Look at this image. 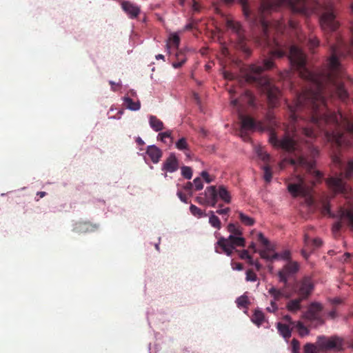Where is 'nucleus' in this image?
<instances>
[{
    "instance_id": "nucleus-1",
    "label": "nucleus",
    "mask_w": 353,
    "mask_h": 353,
    "mask_svg": "<svg viewBox=\"0 0 353 353\" xmlns=\"http://www.w3.org/2000/svg\"><path fill=\"white\" fill-rule=\"evenodd\" d=\"M274 65L272 57L265 59L261 63L250 65L245 74V81L248 83L255 85L266 94L268 105L272 108L278 105L281 92L263 72L272 69Z\"/></svg>"
},
{
    "instance_id": "nucleus-2",
    "label": "nucleus",
    "mask_w": 353,
    "mask_h": 353,
    "mask_svg": "<svg viewBox=\"0 0 353 353\" xmlns=\"http://www.w3.org/2000/svg\"><path fill=\"white\" fill-rule=\"evenodd\" d=\"M331 158L333 165L339 169L340 173L339 176H332L327 179L326 183L334 194L342 193L346 194L349 191V188L344 183L343 177L347 179L353 177V159L350 160L347 165L345 166L340 151L334 152Z\"/></svg>"
},
{
    "instance_id": "nucleus-3",
    "label": "nucleus",
    "mask_w": 353,
    "mask_h": 353,
    "mask_svg": "<svg viewBox=\"0 0 353 353\" xmlns=\"http://www.w3.org/2000/svg\"><path fill=\"white\" fill-rule=\"evenodd\" d=\"M316 346L321 352H343L346 347H351L353 349V341H346L345 339L337 336L333 335L327 336L321 335L317 336Z\"/></svg>"
},
{
    "instance_id": "nucleus-4",
    "label": "nucleus",
    "mask_w": 353,
    "mask_h": 353,
    "mask_svg": "<svg viewBox=\"0 0 353 353\" xmlns=\"http://www.w3.org/2000/svg\"><path fill=\"white\" fill-rule=\"evenodd\" d=\"M321 212L323 215L329 216L330 217L336 216L339 218V221L335 223L333 225V230L334 232L339 231L343 225H347L348 227L353 229L352 210L340 207L337 214L334 215L330 210V201L327 198H326L322 202Z\"/></svg>"
},
{
    "instance_id": "nucleus-5",
    "label": "nucleus",
    "mask_w": 353,
    "mask_h": 353,
    "mask_svg": "<svg viewBox=\"0 0 353 353\" xmlns=\"http://www.w3.org/2000/svg\"><path fill=\"white\" fill-rule=\"evenodd\" d=\"M231 105L238 109L239 119L241 123V136L245 139H248V136L246 134V130H259L263 131L264 126L261 121H256L253 118L249 116H245L241 112L242 104H241L239 99H234L231 101Z\"/></svg>"
},
{
    "instance_id": "nucleus-6",
    "label": "nucleus",
    "mask_w": 353,
    "mask_h": 353,
    "mask_svg": "<svg viewBox=\"0 0 353 353\" xmlns=\"http://www.w3.org/2000/svg\"><path fill=\"white\" fill-rule=\"evenodd\" d=\"M245 239L240 236L230 234L228 238L220 237L215 245L217 253L223 252L231 256L235 247H245Z\"/></svg>"
},
{
    "instance_id": "nucleus-7",
    "label": "nucleus",
    "mask_w": 353,
    "mask_h": 353,
    "mask_svg": "<svg viewBox=\"0 0 353 353\" xmlns=\"http://www.w3.org/2000/svg\"><path fill=\"white\" fill-rule=\"evenodd\" d=\"M314 287L312 278L310 276H304L296 283L294 290L299 297L303 300H306L311 295L314 290Z\"/></svg>"
},
{
    "instance_id": "nucleus-8",
    "label": "nucleus",
    "mask_w": 353,
    "mask_h": 353,
    "mask_svg": "<svg viewBox=\"0 0 353 353\" xmlns=\"http://www.w3.org/2000/svg\"><path fill=\"white\" fill-rule=\"evenodd\" d=\"M225 25L228 29L231 30L234 33L236 34L241 48L247 54L250 55L251 54V51L248 48L245 46L243 43L245 40V36L241 25L239 22L229 18L226 19Z\"/></svg>"
},
{
    "instance_id": "nucleus-9",
    "label": "nucleus",
    "mask_w": 353,
    "mask_h": 353,
    "mask_svg": "<svg viewBox=\"0 0 353 353\" xmlns=\"http://www.w3.org/2000/svg\"><path fill=\"white\" fill-rule=\"evenodd\" d=\"M258 241L265 248L259 252L262 259L270 261L279 259V254L274 252L273 247L270 245L268 239H266L262 233L258 234Z\"/></svg>"
},
{
    "instance_id": "nucleus-10",
    "label": "nucleus",
    "mask_w": 353,
    "mask_h": 353,
    "mask_svg": "<svg viewBox=\"0 0 353 353\" xmlns=\"http://www.w3.org/2000/svg\"><path fill=\"white\" fill-rule=\"evenodd\" d=\"M323 306L321 303L313 302L312 303L307 312L304 314V317L310 321H316L319 324H323L324 321L321 317V312Z\"/></svg>"
},
{
    "instance_id": "nucleus-11",
    "label": "nucleus",
    "mask_w": 353,
    "mask_h": 353,
    "mask_svg": "<svg viewBox=\"0 0 353 353\" xmlns=\"http://www.w3.org/2000/svg\"><path fill=\"white\" fill-rule=\"evenodd\" d=\"M299 270V265L297 262L290 261L284 265V267L279 271L278 276L279 281L285 285H288V277L296 273Z\"/></svg>"
},
{
    "instance_id": "nucleus-12",
    "label": "nucleus",
    "mask_w": 353,
    "mask_h": 353,
    "mask_svg": "<svg viewBox=\"0 0 353 353\" xmlns=\"http://www.w3.org/2000/svg\"><path fill=\"white\" fill-rule=\"evenodd\" d=\"M304 248L302 250V255L307 259L308 252H312L316 248H319L322 245V241L319 238L310 239L307 234L304 238Z\"/></svg>"
},
{
    "instance_id": "nucleus-13",
    "label": "nucleus",
    "mask_w": 353,
    "mask_h": 353,
    "mask_svg": "<svg viewBox=\"0 0 353 353\" xmlns=\"http://www.w3.org/2000/svg\"><path fill=\"white\" fill-rule=\"evenodd\" d=\"M121 6L122 10L130 19L137 18L141 12L140 8L130 1H122L121 2Z\"/></svg>"
},
{
    "instance_id": "nucleus-14",
    "label": "nucleus",
    "mask_w": 353,
    "mask_h": 353,
    "mask_svg": "<svg viewBox=\"0 0 353 353\" xmlns=\"http://www.w3.org/2000/svg\"><path fill=\"white\" fill-rule=\"evenodd\" d=\"M268 293L273 297V300L270 302V305H272L273 311H276L278 310L276 301H279L283 298L288 299L292 296V294H283L280 290L274 286L269 289Z\"/></svg>"
},
{
    "instance_id": "nucleus-15",
    "label": "nucleus",
    "mask_w": 353,
    "mask_h": 353,
    "mask_svg": "<svg viewBox=\"0 0 353 353\" xmlns=\"http://www.w3.org/2000/svg\"><path fill=\"white\" fill-rule=\"evenodd\" d=\"M179 168V160L174 153H171L163 163L162 170L168 172H174Z\"/></svg>"
},
{
    "instance_id": "nucleus-16",
    "label": "nucleus",
    "mask_w": 353,
    "mask_h": 353,
    "mask_svg": "<svg viewBox=\"0 0 353 353\" xmlns=\"http://www.w3.org/2000/svg\"><path fill=\"white\" fill-rule=\"evenodd\" d=\"M218 190L214 185L207 187L205 190V196L208 202V205L215 207L218 202Z\"/></svg>"
},
{
    "instance_id": "nucleus-17",
    "label": "nucleus",
    "mask_w": 353,
    "mask_h": 353,
    "mask_svg": "<svg viewBox=\"0 0 353 353\" xmlns=\"http://www.w3.org/2000/svg\"><path fill=\"white\" fill-rule=\"evenodd\" d=\"M146 153L154 163H157L162 157L161 150L156 145L148 146Z\"/></svg>"
},
{
    "instance_id": "nucleus-18",
    "label": "nucleus",
    "mask_w": 353,
    "mask_h": 353,
    "mask_svg": "<svg viewBox=\"0 0 353 353\" xmlns=\"http://www.w3.org/2000/svg\"><path fill=\"white\" fill-rule=\"evenodd\" d=\"M218 190V199H220L224 203L229 204L232 201L230 192L223 185H219Z\"/></svg>"
},
{
    "instance_id": "nucleus-19",
    "label": "nucleus",
    "mask_w": 353,
    "mask_h": 353,
    "mask_svg": "<svg viewBox=\"0 0 353 353\" xmlns=\"http://www.w3.org/2000/svg\"><path fill=\"white\" fill-rule=\"evenodd\" d=\"M149 123L151 128L155 132H159L164 129L163 123L156 116H150Z\"/></svg>"
},
{
    "instance_id": "nucleus-20",
    "label": "nucleus",
    "mask_w": 353,
    "mask_h": 353,
    "mask_svg": "<svg viewBox=\"0 0 353 353\" xmlns=\"http://www.w3.org/2000/svg\"><path fill=\"white\" fill-rule=\"evenodd\" d=\"M304 301L298 296V298L290 300L288 302L286 307L291 312H296L301 308V303Z\"/></svg>"
},
{
    "instance_id": "nucleus-21",
    "label": "nucleus",
    "mask_w": 353,
    "mask_h": 353,
    "mask_svg": "<svg viewBox=\"0 0 353 353\" xmlns=\"http://www.w3.org/2000/svg\"><path fill=\"white\" fill-rule=\"evenodd\" d=\"M179 43H180V38H179V35L176 33L171 34L169 37L168 41L166 45L167 50H168V52L170 53V49L172 47L176 49H178Z\"/></svg>"
},
{
    "instance_id": "nucleus-22",
    "label": "nucleus",
    "mask_w": 353,
    "mask_h": 353,
    "mask_svg": "<svg viewBox=\"0 0 353 353\" xmlns=\"http://www.w3.org/2000/svg\"><path fill=\"white\" fill-rule=\"evenodd\" d=\"M252 321L256 325L259 327L265 321V315L263 312L259 310H255L251 318Z\"/></svg>"
},
{
    "instance_id": "nucleus-23",
    "label": "nucleus",
    "mask_w": 353,
    "mask_h": 353,
    "mask_svg": "<svg viewBox=\"0 0 353 353\" xmlns=\"http://www.w3.org/2000/svg\"><path fill=\"white\" fill-rule=\"evenodd\" d=\"M277 329L280 334L285 339H288L291 336L292 330L290 328L289 325L278 323Z\"/></svg>"
},
{
    "instance_id": "nucleus-24",
    "label": "nucleus",
    "mask_w": 353,
    "mask_h": 353,
    "mask_svg": "<svg viewBox=\"0 0 353 353\" xmlns=\"http://www.w3.org/2000/svg\"><path fill=\"white\" fill-rule=\"evenodd\" d=\"M176 148L181 151H184L185 154L188 156V154L186 151H190L189 145L187 142V139L184 137L179 139L175 143Z\"/></svg>"
},
{
    "instance_id": "nucleus-25",
    "label": "nucleus",
    "mask_w": 353,
    "mask_h": 353,
    "mask_svg": "<svg viewBox=\"0 0 353 353\" xmlns=\"http://www.w3.org/2000/svg\"><path fill=\"white\" fill-rule=\"evenodd\" d=\"M124 101L126 107L131 110H139L141 108V103L139 101L135 102L130 97H125Z\"/></svg>"
},
{
    "instance_id": "nucleus-26",
    "label": "nucleus",
    "mask_w": 353,
    "mask_h": 353,
    "mask_svg": "<svg viewBox=\"0 0 353 353\" xmlns=\"http://www.w3.org/2000/svg\"><path fill=\"white\" fill-rule=\"evenodd\" d=\"M176 61H174L172 63V66L174 68H181L186 61V57L183 52H177L175 54Z\"/></svg>"
},
{
    "instance_id": "nucleus-27",
    "label": "nucleus",
    "mask_w": 353,
    "mask_h": 353,
    "mask_svg": "<svg viewBox=\"0 0 353 353\" xmlns=\"http://www.w3.org/2000/svg\"><path fill=\"white\" fill-rule=\"evenodd\" d=\"M238 214L239 219L243 225L246 226H251L254 224L255 221L253 218L245 214L242 212H238Z\"/></svg>"
},
{
    "instance_id": "nucleus-28",
    "label": "nucleus",
    "mask_w": 353,
    "mask_h": 353,
    "mask_svg": "<svg viewBox=\"0 0 353 353\" xmlns=\"http://www.w3.org/2000/svg\"><path fill=\"white\" fill-rule=\"evenodd\" d=\"M210 214L209 223L213 228L220 230L221 228V223L219 218L214 214L213 211H210Z\"/></svg>"
},
{
    "instance_id": "nucleus-29",
    "label": "nucleus",
    "mask_w": 353,
    "mask_h": 353,
    "mask_svg": "<svg viewBox=\"0 0 353 353\" xmlns=\"http://www.w3.org/2000/svg\"><path fill=\"white\" fill-rule=\"evenodd\" d=\"M92 228V225L88 222H79L76 223L74 230L77 232H88L90 228Z\"/></svg>"
},
{
    "instance_id": "nucleus-30",
    "label": "nucleus",
    "mask_w": 353,
    "mask_h": 353,
    "mask_svg": "<svg viewBox=\"0 0 353 353\" xmlns=\"http://www.w3.org/2000/svg\"><path fill=\"white\" fill-rule=\"evenodd\" d=\"M228 231L231 233V234L234 236H241L242 234V230L241 228L234 223L228 224Z\"/></svg>"
},
{
    "instance_id": "nucleus-31",
    "label": "nucleus",
    "mask_w": 353,
    "mask_h": 353,
    "mask_svg": "<svg viewBox=\"0 0 353 353\" xmlns=\"http://www.w3.org/2000/svg\"><path fill=\"white\" fill-rule=\"evenodd\" d=\"M242 100H245V102L252 106L254 105V97L252 93L249 90H245L241 97Z\"/></svg>"
},
{
    "instance_id": "nucleus-32",
    "label": "nucleus",
    "mask_w": 353,
    "mask_h": 353,
    "mask_svg": "<svg viewBox=\"0 0 353 353\" xmlns=\"http://www.w3.org/2000/svg\"><path fill=\"white\" fill-rule=\"evenodd\" d=\"M257 156L265 163H268L270 161V157L263 148H258L256 150Z\"/></svg>"
},
{
    "instance_id": "nucleus-33",
    "label": "nucleus",
    "mask_w": 353,
    "mask_h": 353,
    "mask_svg": "<svg viewBox=\"0 0 353 353\" xmlns=\"http://www.w3.org/2000/svg\"><path fill=\"white\" fill-rule=\"evenodd\" d=\"M165 138L170 139V143H173V138L172 137V131L167 130L164 132H160L157 136V139L165 143Z\"/></svg>"
},
{
    "instance_id": "nucleus-34",
    "label": "nucleus",
    "mask_w": 353,
    "mask_h": 353,
    "mask_svg": "<svg viewBox=\"0 0 353 353\" xmlns=\"http://www.w3.org/2000/svg\"><path fill=\"white\" fill-rule=\"evenodd\" d=\"M296 328L301 336H304L309 334V330L300 321L296 323Z\"/></svg>"
},
{
    "instance_id": "nucleus-35",
    "label": "nucleus",
    "mask_w": 353,
    "mask_h": 353,
    "mask_svg": "<svg viewBox=\"0 0 353 353\" xmlns=\"http://www.w3.org/2000/svg\"><path fill=\"white\" fill-rule=\"evenodd\" d=\"M264 171L263 178L266 182H270L272 177L271 168L268 165H265L263 168Z\"/></svg>"
},
{
    "instance_id": "nucleus-36",
    "label": "nucleus",
    "mask_w": 353,
    "mask_h": 353,
    "mask_svg": "<svg viewBox=\"0 0 353 353\" xmlns=\"http://www.w3.org/2000/svg\"><path fill=\"white\" fill-rule=\"evenodd\" d=\"M181 169V174L186 179H190L192 176V170L190 167L188 166H182Z\"/></svg>"
},
{
    "instance_id": "nucleus-37",
    "label": "nucleus",
    "mask_w": 353,
    "mask_h": 353,
    "mask_svg": "<svg viewBox=\"0 0 353 353\" xmlns=\"http://www.w3.org/2000/svg\"><path fill=\"white\" fill-rule=\"evenodd\" d=\"M190 210L194 216H196L198 217H201L203 216H205V212L202 210H201L200 208H199L198 207H196V205H194L193 204H192L190 205Z\"/></svg>"
},
{
    "instance_id": "nucleus-38",
    "label": "nucleus",
    "mask_w": 353,
    "mask_h": 353,
    "mask_svg": "<svg viewBox=\"0 0 353 353\" xmlns=\"http://www.w3.org/2000/svg\"><path fill=\"white\" fill-rule=\"evenodd\" d=\"M236 303L239 307H247L249 303L248 298L245 295L239 296L236 299Z\"/></svg>"
},
{
    "instance_id": "nucleus-39",
    "label": "nucleus",
    "mask_w": 353,
    "mask_h": 353,
    "mask_svg": "<svg viewBox=\"0 0 353 353\" xmlns=\"http://www.w3.org/2000/svg\"><path fill=\"white\" fill-rule=\"evenodd\" d=\"M245 280L252 282H254L257 280V276L252 269H249L246 271Z\"/></svg>"
},
{
    "instance_id": "nucleus-40",
    "label": "nucleus",
    "mask_w": 353,
    "mask_h": 353,
    "mask_svg": "<svg viewBox=\"0 0 353 353\" xmlns=\"http://www.w3.org/2000/svg\"><path fill=\"white\" fill-rule=\"evenodd\" d=\"M316 347L317 346L313 343H306L304 346V353H318Z\"/></svg>"
},
{
    "instance_id": "nucleus-41",
    "label": "nucleus",
    "mask_w": 353,
    "mask_h": 353,
    "mask_svg": "<svg viewBox=\"0 0 353 353\" xmlns=\"http://www.w3.org/2000/svg\"><path fill=\"white\" fill-rule=\"evenodd\" d=\"M319 45V41L316 37L310 38L308 40V46L310 50H313Z\"/></svg>"
},
{
    "instance_id": "nucleus-42",
    "label": "nucleus",
    "mask_w": 353,
    "mask_h": 353,
    "mask_svg": "<svg viewBox=\"0 0 353 353\" xmlns=\"http://www.w3.org/2000/svg\"><path fill=\"white\" fill-rule=\"evenodd\" d=\"M193 186H194V188L196 190H202L203 188V181L201 178L196 177L193 181Z\"/></svg>"
},
{
    "instance_id": "nucleus-43",
    "label": "nucleus",
    "mask_w": 353,
    "mask_h": 353,
    "mask_svg": "<svg viewBox=\"0 0 353 353\" xmlns=\"http://www.w3.org/2000/svg\"><path fill=\"white\" fill-rule=\"evenodd\" d=\"M291 345H292V352L293 353H299V349H300L299 341L296 339H293L291 341Z\"/></svg>"
},
{
    "instance_id": "nucleus-44",
    "label": "nucleus",
    "mask_w": 353,
    "mask_h": 353,
    "mask_svg": "<svg viewBox=\"0 0 353 353\" xmlns=\"http://www.w3.org/2000/svg\"><path fill=\"white\" fill-rule=\"evenodd\" d=\"M279 254V259L288 260L290 258V252L288 250H285Z\"/></svg>"
},
{
    "instance_id": "nucleus-45",
    "label": "nucleus",
    "mask_w": 353,
    "mask_h": 353,
    "mask_svg": "<svg viewBox=\"0 0 353 353\" xmlns=\"http://www.w3.org/2000/svg\"><path fill=\"white\" fill-rule=\"evenodd\" d=\"M196 201L200 205H208V202L207 199L205 196H197L196 198Z\"/></svg>"
},
{
    "instance_id": "nucleus-46",
    "label": "nucleus",
    "mask_w": 353,
    "mask_h": 353,
    "mask_svg": "<svg viewBox=\"0 0 353 353\" xmlns=\"http://www.w3.org/2000/svg\"><path fill=\"white\" fill-rule=\"evenodd\" d=\"M184 190L188 192L190 196L192 195V190L193 188V183L192 182H188L183 187Z\"/></svg>"
},
{
    "instance_id": "nucleus-47",
    "label": "nucleus",
    "mask_w": 353,
    "mask_h": 353,
    "mask_svg": "<svg viewBox=\"0 0 353 353\" xmlns=\"http://www.w3.org/2000/svg\"><path fill=\"white\" fill-rule=\"evenodd\" d=\"M201 176H202V178L206 181V183H210L212 179L210 178L209 174L208 172L206 171H203L201 173Z\"/></svg>"
},
{
    "instance_id": "nucleus-48",
    "label": "nucleus",
    "mask_w": 353,
    "mask_h": 353,
    "mask_svg": "<svg viewBox=\"0 0 353 353\" xmlns=\"http://www.w3.org/2000/svg\"><path fill=\"white\" fill-rule=\"evenodd\" d=\"M230 212V208H225L223 209H218L216 212L219 215H228Z\"/></svg>"
},
{
    "instance_id": "nucleus-49",
    "label": "nucleus",
    "mask_w": 353,
    "mask_h": 353,
    "mask_svg": "<svg viewBox=\"0 0 353 353\" xmlns=\"http://www.w3.org/2000/svg\"><path fill=\"white\" fill-rule=\"evenodd\" d=\"M177 196H179V198L180 199V200L182 202L185 203H188L187 196L184 194H183L181 192L179 191L177 192Z\"/></svg>"
},
{
    "instance_id": "nucleus-50",
    "label": "nucleus",
    "mask_w": 353,
    "mask_h": 353,
    "mask_svg": "<svg viewBox=\"0 0 353 353\" xmlns=\"http://www.w3.org/2000/svg\"><path fill=\"white\" fill-rule=\"evenodd\" d=\"M240 256L243 259H251L250 255L249 254L248 250H245L242 251Z\"/></svg>"
},
{
    "instance_id": "nucleus-51",
    "label": "nucleus",
    "mask_w": 353,
    "mask_h": 353,
    "mask_svg": "<svg viewBox=\"0 0 353 353\" xmlns=\"http://www.w3.org/2000/svg\"><path fill=\"white\" fill-rule=\"evenodd\" d=\"M283 319H284L285 321L288 322V323H289V324H290V325H294V323H295L292 321V319L291 316H289V315H285V316H283Z\"/></svg>"
},
{
    "instance_id": "nucleus-52",
    "label": "nucleus",
    "mask_w": 353,
    "mask_h": 353,
    "mask_svg": "<svg viewBox=\"0 0 353 353\" xmlns=\"http://www.w3.org/2000/svg\"><path fill=\"white\" fill-rule=\"evenodd\" d=\"M213 7H214V11L216 12V13L219 14H223L220 8H219V3H214L213 5Z\"/></svg>"
},
{
    "instance_id": "nucleus-53",
    "label": "nucleus",
    "mask_w": 353,
    "mask_h": 353,
    "mask_svg": "<svg viewBox=\"0 0 353 353\" xmlns=\"http://www.w3.org/2000/svg\"><path fill=\"white\" fill-rule=\"evenodd\" d=\"M328 315L331 319H334L337 316L336 311L335 310H333L329 312Z\"/></svg>"
},
{
    "instance_id": "nucleus-54",
    "label": "nucleus",
    "mask_w": 353,
    "mask_h": 353,
    "mask_svg": "<svg viewBox=\"0 0 353 353\" xmlns=\"http://www.w3.org/2000/svg\"><path fill=\"white\" fill-rule=\"evenodd\" d=\"M224 77L227 79H232L234 78V75L228 72H224Z\"/></svg>"
},
{
    "instance_id": "nucleus-55",
    "label": "nucleus",
    "mask_w": 353,
    "mask_h": 353,
    "mask_svg": "<svg viewBox=\"0 0 353 353\" xmlns=\"http://www.w3.org/2000/svg\"><path fill=\"white\" fill-rule=\"evenodd\" d=\"M243 268V266L241 263H235V267H233V269L237 270H242Z\"/></svg>"
},
{
    "instance_id": "nucleus-56",
    "label": "nucleus",
    "mask_w": 353,
    "mask_h": 353,
    "mask_svg": "<svg viewBox=\"0 0 353 353\" xmlns=\"http://www.w3.org/2000/svg\"><path fill=\"white\" fill-rule=\"evenodd\" d=\"M350 257V254L348 253V252H346V253H345L343 255V259L342 260L343 261L346 262V261H347L349 260Z\"/></svg>"
},
{
    "instance_id": "nucleus-57",
    "label": "nucleus",
    "mask_w": 353,
    "mask_h": 353,
    "mask_svg": "<svg viewBox=\"0 0 353 353\" xmlns=\"http://www.w3.org/2000/svg\"><path fill=\"white\" fill-rule=\"evenodd\" d=\"M192 9H193L195 12H199V4H198L196 1H194V3H193V5H192Z\"/></svg>"
},
{
    "instance_id": "nucleus-58",
    "label": "nucleus",
    "mask_w": 353,
    "mask_h": 353,
    "mask_svg": "<svg viewBox=\"0 0 353 353\" xmlns=\"http://www.w3.org/2000/svg\"><path fill=\"white\" fill-rule=\"evenodd\" d=\"M253 265L255 266L257 271H259L262 268V265L258 261H255Z\"/></svg>"
},
{
    "instance_id": "nucleus-59",
    "label": "nucleus",
    "mask_w": 353,
    "mask_h": 353,
    "mask_svg": "<svg viewBox=\"0 0 353 353\" xmlns=\"http://www.w3.org/2000/svg\"><path fill=\"white\" fill-rule=\"evenodd\" d=\"M286 287H287V285H285L284 284V287L282 288H280L279 290H281V292H283V294H291L290 292H288L286 290Z\"/></svg>"
},
{
    "instance_id": "nucleus-60",
    "label": "nucleus",
    "mask_w": 353,
    "mask_h": 353,
    "mask_svg": "<svg viewBox=\"0 0 353 353\" xmlns=\"http://www.w3.org/2000/svg\"><path fill=\"white\" fill-rule=\"evenodd\" d=\"M268 120L270 121V123L271 124H273L274 123V117L272 115H271L270 114H269L268 116H267Z\"/></svg>"
},
{
    "instance_id": "nucleus-61",
    "label": "nucleus",
    "mask_w": 353,
    "mask_h": 353,
    "mask_svg": "<svg viewBox=\"0 0 353 353\" xmlns=\"http://www.w3.org/2000/svg\"><path fill=\"white\" fill-rule=\"evenodd\" d=\"M341 303V301L340 299H334L333 301H332V303L333 304H335V305H337V304H340Z\"/></svg>"
},
{
    "instance_id": "nucleus-62",
    "label": "nucleus",
    "mask_w": 353,
    "mask_h": 353,
    "mask_svg": "<svg viewBox=\"0 0 353 353\" xmlns=\"http://www.w3.org/2000/svg\"><path fill=\"white\" fill-rule=\"evenodd\" d=\"M46 192H37V195H39L40 198H43V196H46Z\"/></svg>"
},
{
    "instance_id": "nucleus-63",
    "label": "nucleus",
    "mask_w": 353,
    "mask_h": 353,
    "mask_svg": "<svg viewBox=\"0 0 353 353\" xmlns=\"http://www.w3.org/2000/svg\"><path fill=\"white\" fill-rule=\"evenodd\" d=\"M137 143L139 145H143L144 144L143 141L140 137L137 138Z\"/></svg>"
},
{
    "instance_id": "nucleus-64",
    "label": "nucleus",
    "mask_w": 353,
    "mask_h": 353,
    "mask_svg": "<svg viewBox=\"0 0 353 353\" xmlns=\"http://www.w3.org/2000/svg\"><path fill=\"white\" fill-rule=\"evenodd\" d=\"M157 59H164V56L163 54H158L156 56Z\"/></svg>"
}]
</instances>
